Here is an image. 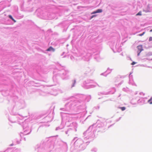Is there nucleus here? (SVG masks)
Listing matches in <instances>:
<instances>
[{"label": "nucleus", "mask_w": 152, "mask_h": 152, "mask_svg": "<svg viewBox=\"0 0 152 152\" xmlns=\"http://www.w3.org/2000/svg\"><path fill=\"white\" fill-rule=\"evenodd\" d=\"M137 48L138 49L137 51L138 53L137 55L139 56L140 55V53L143 50L142 45H140L137 46Z\"/></svg>", "instance_id": "1"}, {"label": "nucleus", "mask_w": 152, "mask_h": 152, "mask_svg": "<svg viewBox=\"0 0 152 152\" xmlns=\"http://www.w3.org/2000/svg\"><path fill=\"white\" fill-rule=\"evenodd\" d=\"M102 12V10L101 9H98L96 11H94L92 14H95L97 13H100Z\"/></svg>", "instance_id": "2"}, {"label": "nucleus", "mask_w": 152, "mask_h": 152, "mask_svg": "<svg viewBox=\"0 0 152 152\" xmlns=\"http://www.w3.org/2000/svg\"><path fill=\"white\" fill-rule=\"evenodd\" d=\"M55 49L53 48L52 47H50L47 50V51H52L53 52L55 51Z\"/></svg>", "instance_id": "3"}, {"label": "nucleus", "mask_w": 152, "mask_h": 152, "mask_svg": "<svg viewBox=\"0 0 152 152\" xmlns=\"http://www.w3.org/2000/svg\"><path fill=\"white\" fill-rule=\"evenodd\" d=\"M148 102L150 104H152V97L148 101Z\"/></svg>", "instance_id": "4"}, {"label": "nucleus", "mask_w": 152, "mask_h": 152, "mask_svg": "<svg viewBox=\"0 0 152 152\" xmlns=\"http://www.w3.org/2000/svg\"><path fill=\"white\" fill-rule=\"evenodd\" d=\"M120 108L121 109L122 111L126 109V108L124 107H120Z\"/></svg>", "instance_id": "5"}, {"label": "nucleus", "mask_w": 152, "mask_h": 152, "mask_svg": "<svg viewBox=\"0 0 152 152\" xmlns=\"http://www.w3.org/2000/svg\"><path fill=\"white\" fill-rule=\"evenodd\" d=\"M141 12L140 11L137 14H136V15H141Z\"/></svg>", "instance_id": "6"}, {"label": "nucleus", "mask_w": 152, "mask_h": 152, "mask_svg": "<svg viewBox=\"0 0 152 152\" xmlns=\"http://www.w3.org/2000/svg\"><path fill=\"white\" fill-rule=\"evenodd\" d=\"M145 33V32H144L142 33L138 34V36H141L143 35Z\"/></svg>", "instance_id": "7"}, {"label": "nucleus", "mask_w": 152, "mask_h": 152, "mask_svg": "<svg viewBox=\"0 0 152 152\" xmlns=\"http://www.w3.org/2000/svg\"><path fill=\"white\" fill-rule=\"evenodd\" d=\"M149 41H152V37H150V38H149Z\"/></svg>", "instance_id": "8"}, {"label": "nucleus", "mask_w": 152, "mask_h": 152, "mask_svg": "<svg viewBox=\"0 0 152 152\" xmlns=\"http://www.w3.org/2000/svg\"><path fill=\"white\" fill-rule=\"evenodd\" d=\"M9 18H10L11 19H13L12 18V16L11 15H9Z\"/></svg>", "instance_id": "9"}, {"label": "nucleus", "mask_w": 152, "mask_h": 152, "mask_svg": "<svg viewBox=\"0 0 152 152\" xmlns=\"http://www.w3.org/2000/svg\"><path fill=\"white\" fill-rule=\"evenodd\" d=\"M136 64V63L134 62H132V64H131L132 65H134V64Z\"/></svg>", "instance_id": "10"}, {"label": "nucleus", "mask_w": 152, "mask_h": 152, "mask_svg": "<svg viewBox=\"0 0 152 152\" xmlns=\"http://www.w3.org/2000/svg\"><path fill=\"white\" fill-rule=\"evenodd\" d=\"M96 16V15H93L91 17V18H92L94 17V16Z\"/></svg>", "instance_id": "11"}, {"label": "nucleus", "mask_w": 152, "mask_h": 152, "mask_svg": "<svg viewBox=\"0 0 152 152\" xmlns=\"http://www.w3.org/2000/svg\"><path fill=\"white\" fill-rule=\"evenodd\" d=\"M13 21H14V22H15V20H14V19H13V20H12Z\"/></svg>", "instance_id": "12"}, {"label": "nucleus", "mask_w": 152, "mask_h": 152, "mask_svg": "<svg viewBox=\"0 0 152 152\" xmlns=\"http://www.w3.org/2000/svg\"><path fill=\"white\" fill-rule=\"evenodd\" d=\"M150 32H152V29L150 31Z\"/></svg>", "instance_id": "13"}]
</instances>
